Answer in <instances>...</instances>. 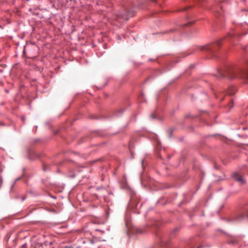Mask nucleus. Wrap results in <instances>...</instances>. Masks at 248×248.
Masks as SVG:
<instances>
[{
  "mask_svg": "<svg viewBox=\"0 0 248 248\" xmlns=\"http://www.w3.org/2000/svg\"><path fill=\"white\" fill-rule=\"evenodd\" d=\"M247 215L248 217V212H247Z\"/></svg>",
  "mask_w": 248,
  "mask_h": 248,
  "instance_id": "14",
  "label": "nucleus"
},
{
  "mask_svg": "<svg viewBox=\"0 0 248 248\" xmlns=\"http://www.w3.org/2000/svg\"><path fill=\"white\" fill-rule=\"evenodd\" d=\"M172 130H170V135H169V138H170L171 137V135H172Z\"/></svg>",
  "mask_w": 248,
  "mask_h": 248,
  "instance_id": "10",
  "label": "nucleus"
},
{
  "mask_svg": "<svg viewBox=\"0 0 248 248\" xmlns=\"http://www.w3.org/2000/svg\"><path fill=\"white\" fill-rule=\"evenodd\" d=\"M236 89L233 87H230L227 91V94L232 95L235 93Z\"/></svg>",
  "mask_w": 248,
  "mask_h": 248,
  "instance_id": "5",
  "label": "nucleus"
},
{
  "mask_svg": "<svg viewBox=\"0 0 248 248\" xmlns=\"http://www.w3.org/2000/svg\"><path fill=\"white\" fill-rule=\"evenodd\" d=\"M150 117L153 119H156L157 118V116L156 115V114L155 113H152L151 115H150Z\"/></svg>",
  "mask_w": 248,
  "mask_h": 248,
  "instance_id": "8",
  "label": "nucleus"
},
{
  "mask_svg": "<svg viewBox=\"0 0 248 248\" xmlns=\"http://www.w3.org/2000/svg\"><path fill=\"white\" fill-rule=\"evenodd\" d=\"M133 16L132 13L128 12L124 9L123 10V11L119 12L116 15V20L120 21L121 19L123 20H127L128 19L129 16Z\"/></svg>",
  "mask_w": 248,
  "mask_h": 248,
  "instance_id": "1",
  "label": "nucleus"
},
{
  "mask_svg": "<svg viewBox=\"0 0 248 248\" xmlns=\"http://www.w3.org/2000/svg\"><path fill=\"white\" fill-rule=\"evenodd\" d=\"M189 7H186V8H185L183 10H186V9L188 8Z\"/></svg>",
  "mask_w": 248,
  "mask_h": 248,
  "instance_id": "12",
  "label": "nucleus"
},
{
  "mask_svg": "<svg viewBox=\"0 0 248 248\" xmlns=\"http://www.w3.org/2000/svg\"><path fill=\"white\" fill-rule=\"evenodd\" d=\"M245 215L244 214H241L236 217V219L238 221H241L245 218Z\"/></svg>",
  "mask_w": 248,
  "mask_h": 248,
  "instance_id": "7",
  "label": "nucleus"
},
{
  "mask_svg": "<svg viewBox=\"0 0 248 248\" xmlns=\"http://www.w3.org/2000/svg\"><path fill=\"white\" fill-rule=\"evenodd\" d=\"M193 23H194L193 22H188L187 23V25H188V24H192ZM186 25H187V24Z\"/></svg>",
  "mask_w": 248,
  "mask_h": 248,
  "instance_id": "11",
  "label": "nucleus"
},
{
  "mask_svg": "<svg viewBox=\"0 0 248 248\" xmlns=\"http://www.w3.org/2000/svg\"><path fill=\"white\" fill-rule=\"evenodd\" d=\"M218 8H219L220 10H221L222 6H221L220 3H219L217 7H214L213 8V10H214L216 12L218 13V14H220V12H219Z\"/></svg>",
  "mask_w": 248,
  "mask_h": 248,
  "instance_id": "6",
  "label": "nucleus"
},
{
  "mask_svg": "<svg viewBox=\"0 0 248 248\" xmlns=\"http://www.w3.org/2000/svg\"><path fill=\"white\" fill-rule=\"evenodd\" d=\"M150 0L152 1H153V2H155V1H156V0Z\"/></svg>",
  "mask_w": 248,
  "mask_h": 248,
  "instance_id": "13",
  "label": "nucleus"
},
{
  "mask_svg": "<svg viewBox=\"0 0 248 248\" xmlns=\"http://www.w3.org/2000/svg\"><path fill=\"white\" fill-rule=\"evenodd\" d=\"M197 248H201V247H198Z\"/></svg>",
  "mask_w": 248,
  "mask_h": 248,
  "instance_id": "15",
  "label": "nucleus"
},
{
  "mask_svg": "<svg viewBox=\"0 0 248 248\" xmlns=\"http://www.w3.org/2000/svg\"><path fill=\"white\" fill-rule=\"evenodd\" d=\"M140 199L135 193H133L131 196L130 201L129 203V207L132 209H138Z\"/></svg>",
  "mask_w": 248,
  "mask_h": 248,
  "instance_id": "2",
  "label": "nucleus"
},
{
  "mask_svg": "<svg viewBox=\"0 0 248 248\" xmlns=\"http://www.w3.org/2000/svg\"><path fill=\"white\" fill-rule=\"evenodd\" d=\"M228 107L231 108L233 107V103L232 102H230V103L228 105Z\"/></svg>",
  "mask_w": 248,
  "mask_h": 248,
  "instance_id": "9",
  "label": "nucleus"
},
{
  "mask_svg": "<svg viewBox=\"0 0 248 248\" xmlns=\"http://www.w3.org/2000/svg\"><path fill=\"white\" fill-rule=\"evenodd\" d=\"M232 177L237 181L239 182L241 184L245 183V180L243 177L237 173H234L232 174Z\"/></svg>",
  "mask_w": 248,
  "mask_h": 248,
  "instance_id": "4",
  "label": "nucleus"
},
{
  "mask_svg": "<svg viewBox=\"0 0 248 248\" xmlns=\"http://www.w3.org/2000/svg\"><path fill=\"white\" fill-rule=\"evenodd\" d=\"M220 45V41H218L215 44L207 45L201 47L202 50H205L211 53L215 52L217 49V46Z\"/></svg>",
  "mask_w": 248,
  "mask_h": 248,
  "instance_id": "3",
  "label": "nucleus"
}]
</instances>
